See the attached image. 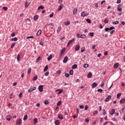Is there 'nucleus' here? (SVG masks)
Segmentation results:
<instances>
[{
  "label": "nucleus",
  "mask_w": 125,
  "mask_h": 125,
  "mask_svg": "<svg viewBox=\"0 0 125 125\" xmlns=\"http://www.w3.org/2000/svg\"><path fill=\"white\" fill-rule=\"evenodd\" d=\"M89 14L87 13H85V12L83 11L81 13V16L82 17H86V16H88Z\"/></svg>",
  "instance_id": "obj_1"
},
{
  "label": "nucleus",
  "mask_w": 125,
  "mask_h": 125,
  "mask_svg": "<svg viewBox=\"0 0 125 125\" xmlns=\"http://www.w3.org/2000/svg\"><path fill=\"white\" fill-rule=\"evenodd\" d=\"M21 123H22V120L21 119V118H19L16 121V125H21Z\"/></svg>",
  "instance_id": "obj_2"
},
{
  "label": "nucleus",
  "mask_w": 125,
  "mask_h": 125,
  "mask_svg": "<svg viewBox=\"0 0 125 125\" xmlns=\"http://www.w3.org/2000/svg\"><path fill=\"white\" fill-rule=\"evenodd\" d=\"M38 89L40 92H42V91H43V85H39Z\"/></svg>",
  "instance_id": "obj_3"
},
{
  "label": "nucleus",
  "mask_w": 125,
  "mask_h": 125,
  "mask_svg": "<svg viewBox=\"0 0 125 125\" xmlns=\"http://www.w3.org/2000/svg\"><path fill=\"white\" fill-rule=\"evenodd\" d=\"M36 88H37L36 87V86H34L33 87H31V88H29L28 90V92H32V91H34V90H36Z\"/></svg>",
  "instance_id": "obj_4"
},
{
  "label": "nucleus",
  "mask_w": 125,
  "mask_h": 125,
  "mask_svg": "<svg viewBox=\"0 0 125 125\" xmlns=\"http://www.w3.org/2000/svg\"><path fill=\"white\" fill-rule=\"evenodd\" d=\"M75 42V38H73L72 40H70L67 44V46H69V45H70V44H71V43H73V42Z\"/></svg>",
  "instance_id": "obj_5"
},
{
  "label": "nucleus",
  "mask_w": 125,
  "mask_h": 125,
  "mask_svg": "<svg viewBox=\"0 0 125 125\" xmlns=\"http://www.w3.org/2000/svg\"><path fill=\"white\" fill-rule=\"evenodd\" d=\"M68 59H69L68 56H65L63 60V63H67L68 62Z\"/></svg>",
  "instance_id": "obj_6"
},
{
  "label": "nucleus",
  "mask_w": 125,
  "mask_h": 125,
  "mask_svg": "<svg viewBox=\"0 0 125 125\" xmlns=\"http://www.w3.org/2000/svg\"><path fill=\"white\" fill-rule=\"evenodd\" d=\"M64 5L63 4H61L59 7V8L58 9V11H61L62 9H63V6Z\"/></svg>",
  "instance_id": "obj_7"
},
{
  "label": "nucleus",
  "mask_w": 125,
  "mask_h": 125,
  "mask_svg": "<svg viewBox=\"0 0 125 125\" xmlns=\"http://www.w3.org/2000/svg\"><path fill=\"white\" fill-rule=\"evenodd\" d=\"M97 85H98V84L96 83H93L91 85L92 88H95V87L97 86Z\"/></svg>",
  "instance_id": "obj_8"
},
{
  "label": "nucleus",
  "mask_w": 125,
  "mask_h": 125,
  "mask_svg": "<svg viewBox=\"0 0 125 125\" xmlns=\"http://www.w3.org/2000/svg\"><path fill=\"white\" fill-rule=\"evenodd\" d=\"M111 97L112 96L111 95H108L107 97L105 99L104 101H105V102H108V101H109V99L111 98Z\"/></svg>",
  "instance_id": "obj_9"
},
{
  "label": "nucleus",
  "mask_w": 125,
  "mask_h": 125,
  "mask_svg": "<svg viewBox=\"0 0 125 125\" xmlns=\"http://www.w3.org/2000/svg\"><path fill=\"white\" fill-rule=\"evenodd\" d=\"M80 47H81V46H80V45L78 44L76 46L75 48V51H78V50H80Z\"/></svg>",
  "instance_id": "obj_10"
},
{
  "label": "nucleus",
  "mask_w": 125,
  "mask_h": 125,
  "mask_svg": "<svg viewBox=\"0 0 125 125\" xmlns=\"http://www.w3.org/2000/svg\"><path fill=\"white\" fill-rule=\"evenodd\" d=\"M30 4H31V2H29V3H28V1H26L24 4L25 8H27V7H28V6H29Z\"/></svg>",
  "instance_id": "obj_11"
},
{
  "label": "nucleus",
  "mask_w": 125,
  "mask_h": 125,
  "mask_svg": "<svg viewBox=\"0 0 125 125\" xmlns=\"http://www.w3.org/2000/svg\"><path fill=\"white\" fill-rule=\"evenodd\" d=\"M87 78L88 79H90L91 78H92V73L91 72H89L87 75Z\"/></svg>",
  "instance_id": "obj_12"
},
{
  "label": "nucleus",
  "mask_w": 125,
  "mask_h": 125,
  "mask_svg": "<svg viewBox=\"0 0 125 125\" xmlns=\"http://www.w3.org/2000/svg\"><path fill=\"white\" fill-rule=\"evenodd\" d=\"M119 66H120V64L119 63H116L114 64V68H115V69H117Z\"/></svg>",
  "instance_id": "obj_13"
},
{
  "label": "nucleus",
  "mask_w": 125,
  "mask_h": 125,
  "mask_svg": "<svg viewBox=\"0 0 125 125\" xmlns=\"http://www.w3.org/2000/svg\"><path fill=\"white\" fill-rule=\"evenodd\" d=\"M38 19H39V15H36L34 17V21H37Z\"/></svg>",
  "instance_id": "obj_14"
},
{
  "label": "nucleus",
  "mask_w": 125,
  "mask_h": 125,
  "mask_svg": "<svg viewBox=\"0 0 125 125\" xmlns=\"http://www.w3.org/2000/svg\"><path fill=\"white\" fill-rule=\"evenodd\" d=\"M17 41H18V38H17V37H14L11 39L12 42H17Z\"/></svg>",
  "instance_id": "obj_15"
},
{
  "label": "nucleus",
  "mask_w": 125,
  "mask_h": 125,
  "mask_svg": "<svg viewBox=\"0 0 125 125\" xmlns=\"http://www.w3.org/2000/svg\"><path fill=\"white\" fill-rule=\"evenodd\" d=\"M71 68L73 70L77 69L78 68V65H77V64H75L72 66Z\"/></svg>",
  "instance_id": "obj_16"
},
{
  "label": "nucleus",
  "mask_w": 125,
  "mask_h": 125,
  "mask_svg": "<svg viewBox=\"0 0 125 125\" xmlns=\"http://www.w3.org/2000/svg\"><path fill=\"white\" fill-rule=\"evenodd\" d=\"M115 109H111V112L109 113V114H110V115H114V114H115Z\"/></svg>",
  "instance_id": "obj_17"
},
{
  "label": "nucleus",
  "mask_w": 125,
  "mask_h": 125,
  "mask_svg": "<svg viewBox=\"0 0 125 125\" xmlns=\"http://www.w3.org/2000/svg\"><path fill=\"white\" fill-rule=\"evenodd\" d=\"M11 118H12V116H10V115H8L6 116V120L7 121H10V120H11Z\"/></svg>",
  "instance_id": "obj_18"
},
{
  "label": "nucleus",
  "mask_w": 125,
  "mask_h": 125,
  "mask_svg": "<svg viewBox=\"0 0 125 125\" xmlns=\"http://www.w3.org/2000/svg\"><path fill=\"white\" fill-rule=\"evenodd\" d=\"M62 30L61 26H59L58 29L57 30V33H60V31Z\"/></svg>",
  "instance_id": "obj_19"
},
{
  "label": "nucleus",
  "mask_w": 125,
  "mask_h": 125,
  "mask_svg": "<svg viewBox=\"0 0 125 125\" xmlns=\"http://www.w3.org/2000/svg\"><path fill=\"white\" fill-rule=\"evenodd\" d=\"M77 11H78V8H75L73 9V14L75 15L77 13Z\"/></svg>",
  "instance_id": "obj_20"
},
{
  "label": "nucleus",
  "mask_w": 125,
  "mask_h": 125,
  "mask_svg": "<svg viewBox=\"0 0 125 125\" xmlns=\"http://www.w3.org/2000/svg\"><path fill=\"white\" fill-rule=\"evenodd\" d=\"M42 34V30L41 29H39L37 33H36L37 36H39L40 35Z\"/></svg>",
  "instance_id": "obj_21"
},
{
  "label": "nucleus",
  "mask_w": 125,
  "mask_h": 125,
  "mask_svg": "<svg viewBox=\"0 0 125 125\" xmlns=\"http://www.w3.org/2000/svg\"><path fill=\"white\" fill-rule=\"evenodd\" d=\"M55 125H60V121L59 120H56L55 122Z\"/></svg>",
  "instance_id": "obj_22"
},
{
  "label": "nucleus",
  "mask_w": 125,
  "mask_h": 125,
  "mask_svg": "<svg viewBox=\"0 0 125 125\" xmlns=\"http://www.w3.org/2000/svg\"><path fill=\"white\" fill-rule=\"evenodd\" d=\"M52 59V55H50L47 58L48 61H50Z\"/></svg>",
  "instance_id": "obj_23"
},
{
  "label": "nucleus",
  "mask_w": 125,
  "mask_h": 125,
  "mask_svg": "<svg viewBox=\"0 0 125 125\" xmlns=\"http://www.w3.org/2000/svg\"><path fill=\"white\" fill-rule=\"evenodd\" d=\"M17 59V61H18V62H20V61H21V59H20V54L18 55Z\"/></svg>",
  "instance_id": "obj_24"
},
{
  "label": "nucleus",
  "mask_w": 125,
  "mask_h": 125,
  "mask_svg": "<svg viewBox=\"0 0 125 125\" xmlns=\"http://www.w3.org/2000/svg\"><path fill=\"white\" fill-rule=\"evenodd\" d=\"M34 125H37V124H38V118L34 119Z\"/></svg>",
  "instance_id": "obj_25"
},
{
  "label": "nucleus",
  "mask_w": 125,
  "mask_h": 125,
  "mask_svg": "<svg viewBox=\"0 0 125 125\" xmlns=\"http://www.w3.org/2000/svg\"><path fill=\"white\" fill-rule=\"evenodd\" d=\"M80 38L81 39H85V38H86V35H85V34H82L80 36Z\"/></svg>",
  "instance_id": "obj_26"
},
{
  "label": "nucleus",
  "mask_w": 125,
  "mask_h": 125,
  "mask_svg": "<svg viewBox=\"0 0 125 125\" xmlns=\"http://www.w3.org/2000/svg\"><path fill=\"white\" fill-rule=\"evenodd\" d=\"M47 70H48V66H47V65H46L43 69V72H46V71H47Z\"/></svg>",
  "instance_id": "obj_27"
},
{
  "label": "nucleus",
  "mask_w": 125,
  "mask_h": 125,
  "mask_svg": "<svg viewBox=\"0 0 125 125\" xmlns=\"http://www.w3.org/2000/svg\"><path fill=\"white\" fill-rule=\"evenodd\" d=\"M58 119H60V120H63V116L61 114H59L58 116Z\"/></svg>",
  "instance_id": "obj_28"
},
{
  "label": "nucleus",
  "mask_w": 125,
  "mask_h": 125,
  "mask_svg": "<svg viewBox=\"0 0 125 125\" xmlns=\"http://www.w3.org/2000/svg\"><path fill=\"white\" fill-rule=\"evenodd\" d=\"M15 44H16V42H13L11 45V48H13L14 46H15Z\"/></svg>",
  "instance_id": "obj_29"
},
{
  "label": "nucleus",
  "mask_w": 125,
  "mask_h": 125,
  "mask_svg": "<svg viewBox=\"0 0 125 125\" xmlns=\"http://www.w3.org/2000/svg\"><path fill=\"white\" fill-rule=\"evenodd\" d=\"M104 22L105 24H107V23H108V22H109V20L108 19V18H105Z\"/></svg>",
  "instance_id": "obj_30"
},
{
  "label": "nucleus",
  "mask_w": 125,
  "mask_h": 125,
  "mask_svg": "<svg viewBox=\"0 0 125 125\" xmlns=\"http://www.w3.org/2000/svg\"><path fill=\"white\" fill-rule=\"evenodd\" d=\"M40 9H44V7H43L42 5H41L38 8V10H40Z\"/></svg>",
  "instance_id": "obj_31"
},
{
  "label": "nucleus",
  "mask_w": 125,
  "mask_h": 125,
  "mask_svg": "<svg viewBox=\"0 0 125 125\" xmlns=\"http://www.w3.org/2000/svg\"><path fill=\"white\" fill-rule=\"evenodd\" d=\"M119 21H113L112 22V24L113 25H118V24H119Z\"/></svg>",
  "instance_id": "obj_32"
},
{
  "label": "nucleus",
  "mask_w": 125,
  "mask_h": 125,
  "mask_svg": "<svg viewBox=\"0 0 125 125\" xmlns=\"http://www.w3.org/2000/svg\"><path fill=\"white\" fill-rule=\"evenodd\" d=\"M86 21L87 23H89V24H91V21L89 19H86Z\"/></svg>",
  "instance_id": "obj_33"
},
{
  "label": "nucleus",
  "mask_w": 125,
  "mask_h": 125,
  "mask_svg": "<svg viewBox=\"0 0 125 125\" xmlns=\"http://www.w3.org/2000/svg\"><path fill=\"white\" fill-rule=\"evenodd\" d=\"M61 104H62V101H59L58 103H57V105L58 106H60V105H61Z\"/></svg>",
  "instance_id": "obj_34"
},
{
  "label": "nucleus",
  "mask_w": 125,
  "mask_h": 125,
  "mask_svg": "<svg viewBox=\"0 0 125 125\" xmlns=\"http://www.w3.org/2000/svg\"><path fill=\"white\" fill-rule=\"evenodd\" d=\"M122 95V93H118L117 95V98L119 99V97H121V96Z\"/></svg>",
  "instance_id": "obj_35"
},
{
  "label": "nucleus",
  "mask_w": 125,
  "mask_h": 125,
  "mask_svg": "<svg viewBox=\"0 0 125 125\" xmlns=\"http://www.w3.org/2000/svg\"><path fill=\"white\" fill-rule=\"evenodd\" d=\"M31 72H32V68H30L28 70V71H27L28 74V75H30V74H31Z\"/></svg>",
  "instance_id": "obj_36"
},
{
  "label": "nucleus",
  "mask_w": 125,
  "mask_h": 125,
  "mask_svg": "<svg viewBox=\"0 0 125 125\" xmlns=\"http://www.w3.org/2000/svg\"><path fill=\"white\" fill-rule=\"evenodd\" d=\"M88 66H89V65H88V64L85 63V64H84V65H83V68H84L85 69H86V68H88Z\"/></svg>",
  "instance_id": "obj_37"
},
{
  "label": "nucleus",
  "mask_w": 125,
  "mask_h": 125,
  "mask_svg": "<svg viewBox=\"0 0 125 125\" xmlns=\"http://www.w3.org/2000/svg\"><path fill=\"white\" fill-rule=\"evenodd\" d=\"M74 74V70H71L70 71H69V75H70V76H72V75Z\"/></svg>",
  "instance_id": "obj_38"
},
{
  "label": "nucleus",
  "mask_w": 125,
  "mask_h": 125,
  "mask_svg": "<svg viewBox=\"0 0 125 125\" xmlns=\"http://www.w3.org/2000/svg\"><path fill=\"white\" fill-rule=\"evenodd\" d=\"M125 102V98H122L120 101V103H124V102Z\"/></svg>",
  "instance_id": "obj_39"
},
{
  "label": "nucleus",
  "mask_w": 125,
  "mask_h": 125,
  "mask_svg": "<svg viewBox=\"0 0 125 125\" xmlns=\"http://www.w3.org/2000/svg\"><path fill=\"white\" fill-rule=\"evenodd\" d=\"M38 80V75H36L34 76V77L33 78V81H36Z\"/></svg>",
  "instance_id": "obj_40"
},
{
  "label": "nucleus",
  "mask_w": 125,
  "mask_h": 125,
  "mask_svg": "<svg viewBox=\"0 0 125 125\" xmlns=\"http://www.w3.org/2000/svg\"><path fill=\"white\" fill-rule=\"evenodd\" d=\"M97 91L98 92H100V93H102V92H103V89H102L101 88H99L98 89Z\"/></svg>",
  "instance_id": "obj_41"
},
{
  "label": "nucleus",
  "mask_w": 125,
  "mask_h": 125,
  "mask_svg": "<svg viewBox=\"0 0 125 125\" xmlns=\"http://www.w3.org/2000/svg\"><path fill=\"white\" fill-rule=\"evenodd\" d=\"M62 92H63V89H61L60 90H59V92H58V94H61Z\"/></svg>",
  "instance_id": "obj_42"
},
{
  "label": "nucleus",
  "mask_w": 125,
  "mask_h": 125,
  "mask_svg": "<svg viewBox=\"0 0 125 125\" xmlns=\"http://www.w3.org/2000/svg\"><path fill=\"white\" fill-rule=\"evenodd\" d=\"M40 59H41V57L37 58L36 61V63H39L40 62Z\"/></svg>",
  "instance_id": "obj_43"
},
{
  "label": "nucleus",
  "mask_w": 125,
  "mask_h": 125,
  "mask_svg": "<svg viewBox=\"0 0 125 125\" xmlns=\"http://www.w3.org/2000/svg\"><path fill=\"white\" fill-rule=\"evenodd\" d=\"M2 9H3V10H4V11H7L8 8H7V7H3Z\"/></svg>",
  "instance_id": "obj_44"
},
{
  "label": "nucleus",
  "mask_w": 125,
  "mask_h": 125,
  "mask_svg": "<svg viewBox=\"0 0 125 125\" xmlns=\"http://www.w3.org/2000/svg\"><path fill=\"white\" fill-rule=\"evenodd\" d=\"M27 119H28V115H26L24 116L23 121H26Z\"/></svg>",
  "instance_id": "obj_45"
},
{
  "label": "nucleus",
  "mask_w": 125,
  "mask_h": 125,
  "mask_svg": "<svg viewBox=\"0 0 125 125\" xmlns=\"http://www.w3.org/2000/svg\"><path fill=\"white\" fill-rule=\"evenodd\" d=\"M104 85H105V83L104 82H102L101 84L100 85L101 87H104Z\"/></svg>",
  "instance_id": "obj_46"
},
{
  "label": "nucleus",
  "mask_w": 125,
  "mask_h": 125,
  "mask_svg": "<svg viewBox=\"0 0 125 125\" xmlns=\"http://www.w3.org/2000/svg\"><path fill=\"white\" fill-rule=\"evenodd\" d=\"M66 48H63L61 51V52H62V53L64 54V52H65V50Z\"/></svg>",
  "instance_id": "obj_47"
},
{
  "label": "nucleus",
  "mask_w": 125,
  "mask_h": 125,
  "mask_svg": "<svg viewBox=\"0 0 125 125\" xmlns=\"http://www.w3.org/2000/svg\"><path fill=\"white\" fill-rule=\"evenodd\" d=\"M89 35L90 37H93L94 36V32H90Z\"/></svg>",
  "instance_id": "obj_48"
},
{
  "label": "nucleus",
  "mask_w": 125,
  "mask_h": 125,
  "mask_svg": "<svg viewBox=\"0 0 125 125\" xmlns=\"http://www.w3.org/2000/svg\"><path fill=\"white\" fill-rule=\"evenodd\" d=\"M71 22H70V21H67L65 23V25L66 26H68V25H70Z\"/></svg>",
  "instance_id": "obj_49"
},
{
  "label": "nucleus",
  "mask_w": 125,
  "mask_h": 125,
  "mask_svg": "<svg viewBox=\"0 0 125 125\" xmlns=\"http://www.w3.org/2000/svg\"><path fill=\"white\" fill-rule=\"evenodd\" d=\"M84 51H85V48H83V47L82 48L81 52H84Z\"/></svg>",
  "instance_id": "obj_50"
},
{
  "label": "nucleus",
  "mask_w": 125,
  "mask_h": 125,
  "mask_svg": "<svg viewBox=\"0 0 125 125\" xmlns=\"http://www.w3.org/2000/svg\"><path fill=\"white\" fill-rule=\"evenodd\" d=\"M114 29H115L114 26H111L109 28V31H112V30H114Z\"/></svg>",
  "instance_id": "obj_51"
},
{
  "label": "nucleus",
  "mask_w": 125,
  "mask_h": 125,
  "mask_svg": "<svg viewBox=\"0 0 125 125\" xmlns=\"http://www.w3.org/2000/svg\"><path fill=\"white\" fill-rule=\"evenodd\" d=\"M96 114H98V110H95L93 112V115H96Z\"/></svg>",
  "instance_id": "obj_52"
},
{
  "label": "nucleus",
  "mask_w": 125,
  "mask_h": 125,
  "mask_svg": "<svg viewBox=\"0 0 125 125\" xmlns=\"http://www.w3.org/2000/svg\"><path fill=\"white\" fill-rule=\"evenodd\" d=\"M63 53H62V52H60V54L59 55V58H61V57L62 56V55H63Z\"/></svg>",
  "instance_id": "obj_53"
},
{
  "label": "nucleus",
  "mask_w": 125,
  "mask_h": 125,
  "mask_svg": "<svg viewBox=\"0 0 125 125\" xmlns=\"http://www.w3.org/2000/svg\"><path fill=\"white\" fill-rule=\"evenodd\" d=\"M48 75H49V72H46L44 74V76H45L46 77H47V76H48Z\"/></svg>",
  "instance_id": "obj_54"
},
{
  "label": "nucleus",
  "mask_w": 125,
  "mask_h": 125,
  "mask_svg": "<svg viewBox=\"0 0 125 125\" xmlns=\"http://www.w3.org/2000/svg\"><path fill=\"white\" fill-rule=\"evenodd\" d=\"M87 109H88V106H87V105H86L84 107V110L87 111Z\"/></svg>",
  "instance_id": "obj_55"
},
{
  "label": "nucleus",
  "mask_w": 125,
  "mask_h": 125,
  "mask_svg": "<svg viewBox=\"0 0 125 125\" xmlns=\"http://www.w3.org/2000/svg\"><path fill=\"white\" fill-rule=\"evenodd\" d=\"M53 15H54V13H52V14H51L49 16L50 18H52V17H53Z\"/></svg>",
  "instance_id": "obj_56"
},
{
  "label": "nucleus",
  "mask_w": 125,
  "mask_h": 125,
  "mask_svg": "<svg viewBox=\"0 0 125 125\" xmlns=\"http://www.w3.org/2000/svg\"><path fill=\"white\" fill-rule=\"evenodd\" d=\"M44 104H45V105H46V104H48V103H49V102H48V100H46V101H44Z\"/></svg>",
  "instance_id": "obj_57"
},
{
  "label": "nucleus",
  "mask_w": 125,
  "mask_h": 125,
  "mask_svg": "<svg viewBox=\"0 0 125 125\" xmlns=\"http://www.w3.org/2000/svg\"><path fill=\"white\" fill-rule=\"evenodd\" d=\"M70 75L69 74V73H66L65 74V77H66V78H69Z\"/></svg>",
  "instance_id": "obj_58"
},
{
  "label": "nucleus",
  "mask_w": 125,
  "mask_h": 125,
  "mask_svg": "<svg viewBox=\"0 0 125 125\" xmlns=\"http://www.w3.org/2000/svg\"><path fill=\"white\" fill-rule=\"evenodd\" d=\"M103 115L104 116V115H106V111L105 110V109H103Z\"/></svg>",
  "instance_id": "obj_59"
},
{
  "label": "nucleus",
  "mask_w": 125,
  "mask_h": 125,
  "mask_svg": "<svg viewBox=\"0 0 125 125\" xmlns=\"http://www.w3.org/2000/svg\"><path fill=\"white\" fill-rule=\"evenodd\" d=\"M112 121H113L114 122H117L118 119H117V118L114 117L113 119V120H112Z\"/></svg>",
  "instance_id": "obj_60"
},
{
  "label": "nucleus",
  "mask_w": 125,
  "mask_h": 125,
  "mask_svg": "<svg viewBox=\"0 0 125 125\" xmlns=\"http://www.w3.org/2000/svg\"><path fill=\"white\" fill-rule=\"evenodd\" d=\"M85 122L86 123H89V119H88V118L85 119Z\"/></svg>",
  "instance_id": "obj_61"
},
{
  "label": "nucleus",
  "mask_w": 125,
  "mask_h": 125,
  "mask_svg": "<svg viewBox=\"0 0 125 125\" xmlns=\"http://www.w3.org/2000/svg\"><path fill=\"white\" fill-rule=\"evenodd\" d=\"M22 93H20L19 94V97H20V98H22Z\"/></svg>",
  "instance_id": "obj_62"
},
{
  "label": "nucleus",
  "mask_w": 125,
  "mask_h": 125,
  "mask_svg": "<svg viewBox=\"0 0 125 125\" xmlns=\"http://www.w3.org/2000/svg\"><path fill=\"white\" fill-rule=\"evenodd\" d=\"M109 30V27H106L104 29V31H105V32H108Z\"/></svg>",
  "instance_id": "obj_63"
},
{
  "label": "nucleus",
  "mask_w": 125,
  "mask_h": 125,
  "mask_svg": "<svg viewBox=\"0 0 125 125\" xmlns=\"http://www.w3.org/2000/svg\"><path fill=\"white\" fill-rule=\"evenodd\" d=\"M11 37H15V32H13L12 34H11Z\"/></svg>",
  "instance_id": "obj_64"
}]
</instances>
